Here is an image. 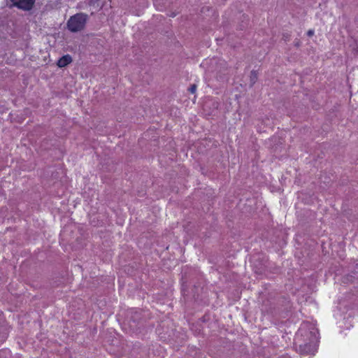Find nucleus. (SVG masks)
Returning <instances> with one entry per match:
<instances>
[{
	"mask_svg": "<svg viewBox=\"0 0 358 358\" xmlns=\"http://www.w3.org/2000/svg\"><path fill=\"white\" fill-rule=\"evenodd\" d=\"M357 266H358V264H357Z\"/></svg>",
	"mask_w": 358,
	"mask_h": 358,
	"instance_id": "obj_7",
	"label": "nucleus"
},
{
	"mask_svg": "<svg viewBox=\"0 0 358 358\" xmlns=\"http://www.w3.org/2000/svg\"><path fill=\"white\" fill-rule=\"evenodd\" d=\"M196 87L195 85H192L190 87H189V91L191 92V93H194L196 92Z\"/></svg>",
	"mask_w": 358,
	"mask_h": 358,
	"instance_id": "obj_5",
	"label": "nucleus"
},
{
	"mask_svg": "<svg viewBox=\"0 0 358 358\" xmlns=\"http://www.w3.org/2000/svg\"><path fill=\"white\" fill-rule=\"evenodd\" d=\"M319 332L315 324L304 322L296 334L297 351L301 355H314L317 350Z\"/></svg>",
	"mask_w": 358,
	"mask_h": 358,
	"instance_id": "obj_1",
	"label": "nucleus"
},
{
	"mask_svg": "<svg viewBox=\"0 0 358 358\" xmlns=\"http://www.w3.org/2000/svg\"><path fill=\"white\" fill-rule=\"evenodd\" d=\"M313 34H314V30H313V29H310L307 32V35L308 36H312Z\"/></svg>",
	"mask_w": 358,
	"mask_h": 358,
	"instance_id": "obj_6",
	"label": "nucleus"
},
{
	"mask_svg": "<svg viewBox=\"0 0 358 358\" xmlns=\"http://www.w3.org/2000/svg\"><path fill=\"white\" fill-rule=\"evenodd\" d=\"M11 1L13 6L20 9L29 10L32 8L35 0H11Z\"/></svg>",
	"mask_w": 358,
	"mask_h": 358,
	"instance_id": "obj_3",
	"label": "nucleus"
},
{
	"mask_svg": "<svg viewBox=\"0 0 358 358\" xmlns=\"http://www.w3.org/2000/svg\"><path fill=\"white\" fill-rule=\"evenodd\" d=\"M87 15L78 13L71 17L67 22V27L71 31L76 32L83 29L87 21Z\"/></svg>",
	"mask_w": 358,
	"mask_h": 358,
	"instance_id": "obj_2",
	"label": "nucleus"
},
{
	"mask_svg": "<svg viewBox=\"0 0 358 358\" xmlns=\"http://www.w3.org/2000/svg\"><path fill=\"white\" fill-rule=\"evenodd\" d=\"M72 62V58L70 55H66L62 57L57 62V66L59 67H65Z\"/></svg>",
	"mask_w": 358,
	"mask_h": 358,
	"instance_id": "obj_4",
	"label": "nucleus"
}]
</instances>
